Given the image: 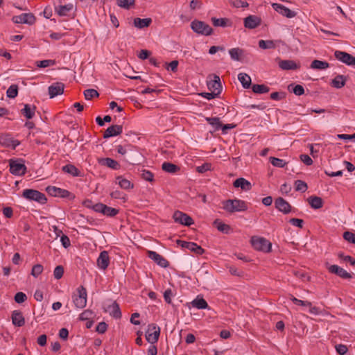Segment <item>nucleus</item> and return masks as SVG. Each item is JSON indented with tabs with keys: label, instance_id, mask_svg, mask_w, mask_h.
Listing matches in <instances>:
<instances>
[{
	"label": "nucleus",
	"instance_id": "nucleus-1",
	"mask_svg": "<svg viewBox=\"0 0 355 355\" xmlns=\"http://www.w3.org/2000/svg\"><path fill=\"white\" fill-rule=\"evenodd\" d=\"M223 209L229 213L244 211L248 209L247 203L239 199H229L223 202Z\"/></svg>",
	"mask_w": 355,
	"mask_h": 355
},
{
	"label": "nucleus",
	"instance_id": "nucleus-2",
	"mask_svg": "<svg viewBox=\"0 0 355 355\" xmlns=\"http://www.w3.org/2000/svg\"><path fill=\"white\" fill-rule=\"evenodd\" d=\"M22 197L28 200H33L44 205L46 202V196L40 191L32 189H26L23 191Z\"/></svg>",
	"mask_w": 355,
	"mask_h": 355
},
{
	"label": "nucleus",
	"instance_id": "nucleus-3",
	"mask_svg": "<svg viewBox=\"0 0 355 355\" xmlns=\"http://www.w3.org/2000/svg\"><path fill=\"white\" fill-rule=\"evenodd\" d=\"M191 28L195 33L202 35L207 36L213 33V29L209 24L196 19L191 23Z\"/></svg>",
	"mask_w": 355,
	"mask_h": 355
},
{
	"label": "nucleus",
	"instance_id": "nucleus-4",
	"mask_svg": "<svg viewBox=\"0 0 355 355\" xmlns=\"http://www.w3.org/2000/svg\"><path fill=\"white\" fill-rule=\"evenodd\" d=\"M251 244L256 250L264 252H269L271 250V243L263 237L252 236L251 238Z\"/></svg>",
	"mask_w": 355,
	"mask_h": 355
},
{
	"label": "nucleus",
	"instance_id": "nucleus-5",
	"mask_svg": "<svg viewBox=\"0 0 355 355\" xmlns=\"http://www.w3.org/2000/svg\"><path fill=\"white\" fill-rule=\"evenodd\" d=\"M9 166L10 172L15 175H23L26 172V166L23 159H10Z\"/></svg>",
	"mask_w": 355,
	"mask_h": 355
},
{
	"label": "nucleus",
	"instance_id": "nucleus-6",
	"mask_svg": "<svg viewBox=\"0 0 355 355\" xmlns=\"http://www.w3.org/2000/svg\"><path fill=\"white\" fill-rule=\"evenodd\" d=\"M78 294H74L73 301L75 306L78 309H83L87 304V291L83 286L77 289Z\"/></svg>",
	"mask_w": 355,
	"mask_h": 355
},
{
	"label": "nucleus",
	"instance_id": "nucleus-7",
	"mask_svg": "<svg viewBox=\"0 0 355 355\" xmlns=\"http://www.w3.org/2000/svg\"><path fill=\"white\" fill-rule=\"evenodd\" d=\"M160 335V328L155 323L148 324L146 332V339L150 344L157 342Z\"/></svg>",
	"mask_w": 355,
	"mask_h": 355
},
{
	"label": "nucleus",
	"instance_id": "nucleus-8",
	"mask_svg": "<svg viewBox=\"0 0 355 355\" xmlns=\"http://www.w3.org/2000/svg\"><path fill=\"white\" fill-rule=\"evenodd\" d=\"M173 218L175 223L190 226L193 224V220L189 215L180 211H175L173 215Z\"/></svg>",
	"mask_w": 355,
	"mask_h": 355
},
{
	"label": "nucleus",
	"instance_id": "nucleus-9",
	"mask_svg": "<svg viewBox=\"0 0 355 355\" xmlns=\"http://www.w3.org/2000/svg\"><path fill=\"white\" fill-rule=\"evenodd\" d=\"M107 302L110 304H105L103 309L105 312H108L110 315L115 318H120L121 317V312L119 305L116 302H112L109 300Z\"/></svg>",
	"mask_w": 355,
	"mask_h": 355
},
{
	"label": "nucleus",
	"instance_id": "nucleus-10",
	"mask_svg": "<svg viewBox=\"0 0 355 355\" xmlns=\"http://www.w3.org/2000/svg\"><path fill=\"white\" fill-rule=\"evenodd\" d=\"M177 243L183 248H187L191 252H193L198 255H201L205 252V250L193 242H187L184 241L178 240Z\"/></svg>",
	"mask_w": 355,
	"mask_h": 355
},
{
	"label": "nucleus",
	"instance_id": "nucleus-11",
	"mask_svg": "<svg viewBox=\"0 0 355 355\" xmlns=\"http://www.w3.org/2000/svg\"><path fill=\"white\" fill-rule=\"evenodd\" d=\"M334 56L336 57V59L347 65H355V57H354L353 55L347 52L336 51L334 52Z\"/></svg>",
	"mask_w": 355,
	"mask_h": 355
},
{
	"label": "nucleus",
	"instance_id": "nucleus-12",
	"mask_svg": "<svg viewBox=\"0 0 355 355\" xmlns=\"http://www.w3.org/2000/svg\"><path fill=\"white\" fill-rule=\"evenodd\" d=\"M12 21L15 24H33L35 21V17L32 13H23L19 15L14 16Z\"/></svg>",
	"mask_w": 355,
	"mask_h": 355
},
{
	"label": "nucleus",
	"instance_id": "nucleus-13",
	"mask_svg": "<svg viewBox=\"0 0 355 355\" xmlns=\"http://www.w3.org/2000/svg\"><path fill=\"white\" fill-rule=\"evenodd\" d=\"M46 190L49 195L54 197L68 198L71 195L69 191L53 186L47 187Z\"/></svg>",
	"mask_w": 355,
	"mask_h": 355
},
{
	"label": "nucleus",
	"instance_id": "nucleus-14",
	"mask_svg": "<svg viewBox=\"0 0 355 355\" xmlns=\"http://www.w3.org/2000/svg\"><path fill=\"white\" fill-rule=\"evenodd\" d=\"M272 7L273 9L279 12V14L282 15L283 16H285L288 18H293L295 17L296 12L290 10L289 8H286L284 5L273 3H272Z\"/></svg>",
	"mask_w": 355,
	"mask_h": 355
},
{
	"label": "nucleus",
	"instance_id": "nucleus-15",
	"mask_svg": "<svg viewBox=\"0 0 355 355\" xmlns=\"http://www.w3.org/2000/svg\"><path fill=\"white\" fill-rule=\"evenodd\" d=\"M275 205L276 209L284 214L291 211V205L282 197H279L275 200Z\"/></svg>",
	"mask_w": 355,
	"mask_h": 355
},
{
	"label": "nucleus",
	"instance_id": "nucleus-16",
	"mask_svg": "<svg viewBox=\"0 0 355 355\" xmlns=\"http://www.w3.org/2000/svg\"><path fill=\"white\" fill-rule=\"evenodd\" d=\"M327 269L331 273L336 274L343 279H351L352 275L337 265H330Z\"/></svg>",
	"mask_w": 355,
	"mask_h": 355
},
{
	"label": "nucleus",
	"instance_id": "nucleus-17",
	"mask_svg": "<svg viewBox=\"0 0 355 355\" xmlns=\"http://www.w3.org/2000/svg\"><path fill=\"white\" fill-rule=\"evenodd\" d=\"M148 256L150 259L153 260L157 265L163 268H166L169 266L168 261L162 255L154 251H148Z\"/></svg>",
	"mask_w": 355,
	"mask_h": 355
},
{
	"label": "nucleus",
	"instance_id": "nucleus-18",
	"mask_svg": "<svg viewBox=\"0 0 355 355\" xmlns=\"http://www.w3.org/2000/svg\"><path fill=\"white\" fill-rule=\"evenodd\" d=\"M213 79H211L207 83V86L209 90L214 93H217V95L220 93L221 91V83L220 77L216 74H213Z\"/></svg>",
	"mask_w": 355,
	"mask_h": 355
},
{
	"label": "nucleus",
	"instance_id": "nucleus-19",
	"mask_svg": "<svg viewBox=\"0 0 355 355\" xmlns=\"http://www.w3.org/2000/svg\"><path fill=\"white\" fill-rule=\"evenodd\" d=\"M261 23V18L256 15H249L244 19V26L249 29L257 28Z\"/></svg>",
	"mask_w": 355,
	"mask_h": 355
},
{
	"label": "nucleus",
	"instance_id": "nucleus-20",
	"mask_svg": "<svg viewBox=\"0 0 355 355\" xmlns=\"http://www.w3.org/2000/svg\"><path fill=\"white\" fill-rule=\"evenodd\" d=\"M64 85L62 83L57 82L49 87V94L51 98L60 95L63 93Z\"/></svg>",
	"mask_w": 355,
	"mask_h": 355
},
{
	"label": "nucleus",
	"instance_id": "nucleus-21",
	"mask_svg": "<svg viewBox=\"0 0 355 355\" xmlns=\"http://www.w3.org/2000/svg\"><path fill=\"white\" fill-rule=\"evenodd\" d=\"M278 64L282 70H296L300 67L299 64L292 60H280Z\"/></svg>",
	"mask_w": 355,
	"mask_h": 355
},
{
	"label": "nucleus",
	"instance_id": "nucleus-22",
	"mask_svg": "<svg viewBox=\"0 0 355 355\" xmlns=\"http://www.w3.org/2000/svg\"><path fill=\"white\" fill-rule=\"evenodd\" d=\"M110 263V257L107 251H103L100 253L97 259V266L99 268L105 270Z\"/></svg>",
	"mask_w": 355,
	"mask_h": 355
},
{
	"label": "nucleus",
	"instance_id": "nucleus-23",
	"mask_svg": "<svg viewBox=\"0 0 355 355\" xmlns=\"http://www.w3.org/2000/svg\"><path fill=\"white\" fill-rule=\"evenodd\" d=\"M12 322L16 327H22L25 324V319L22 313L19 310H15L12 313Z\"/></svg>",
	"mask_w": 355,
	"mask_h": 355
},
{
	"label": "nucleus",
	"instance_id": "nucleus-24",
	"mask_svg": "<svg viewBox=\"0 0 355 355\" xmlns=\"http://www.w3.org/2000/svg\"><path fill=\"white\" fill-rule=\"evenodd\" d=\"M122 132V126L119 125H113L109 127L104 132L103 137L109 138L116 136Z\"/></svg>",
	"mask_w": 355,
	"mask_h": 355
},
{
	"label": "nucleus",
	"instance_id": "nucleus-25",
	"mask_svg": "<svg viewBox=\"0 0 355 355\" xmlns=\"http://www.w3.org/2000/svg\"><path fill=\"white\" fill-rule=\"evenodd\" d=\"M235 187H240L244 191H249L252 189L251 183L243 178L236 179L233 184Z\"/></svg>",
	"mask_w": 355,
	"mask_h": 355
},
{
	"label": "nucleus",
	"instance_id": "nucleus-26",
	"mask_svg": "<svg viewBox=\"0 0 355 355\" xmlns=\"http://www.w3.org/2000/svg\"><path fill=\"white\" fill-rule=\"evenodd\" d=\"M347 81L346 76L343 75H337L332 80H331V86L333 87L340 89L345 86Z\"/></svg>",
	"mask_w": 355,
	"mask_h": 355
},
{
	"label": "nucleus",
	"instance_id": "nucleus-27",
	"mask_svg": "<svg viewBox=\"0 0 355 355\" xmlns=\"http://www.w3.org/2000/svg\"><path fill=\"white\" fill-rule=\"evenodd\" d=\"M211 21L214 26L227 27L231 26L232 22L227 18L211 17Z\"/></svg>",
	"mask_w": 355,
	"mask_h": 355
},
{
	"label": "nucleus",
	"instance_id": "nucleus-28",
	"mask_svg": "<svg viewBox=\"0 0 355 355\" xmlns=\"http://www.w3.org/2000/svg\"><path fill=\"white\" fill-rule=\"evenodd\" d=\"M152 23L150 18L141 19L139 17L134 19V26L138 28H144L148 27Z\"/></svg>",
	"mask_w": 355,
	"mask_h": 355
},
{
	"label": "nucleus",
	"instance_id": "nucleus-29",
	"mask_svg": "<svg viewBox=\"0 0 355 355\" xmlns=\"http://www.w3.org/2000/svg\"><path fill=\"white\" fill-rule=\"evenodd\" d=\"M244 51L239 47L232 48L229 50V54L233 60L240 61L243 57Z\"/></svg>",
	"mask_w": 355,
	"mask_h": 355
},
{
	"label": "nucleus",
	"instance_id": "nucleus-30",
	"mask_svg": "<svg viewBox=\"0 0 355 355\" xmlns=\"http://www.w3.org/2000/svg\"><path fill=\"white\" fill-rule=\"evenodd\" d=\"M238 79L245 89L250 88L251 85V78L247 73H240L238 75Z\"/></svg>",
	"mask_w": 355,
	"mask_h": 355
},
{
	"label": "nucleus",
	"instance_id": "nucleus-31",
	"mask_svg": "<svg viewBox=\"0 0 355 355\" xmlns=\"http://www.w3.org/2000/svg\"><path fill=\"white\" fill-rule=\"evenodd\" d=\"M308 202L311 207L313 209H320L323 205V202L321 198L318 196H310L308 198Z\"/></svg>",
	"mask_w": 355,
	"mask_h": 355
},
{
	"label": "nucleus",
	"instance_id": "nucleus-32",
	"mask_svg": "<svg viewBox=\"0 0 355 355\" xmlns=\"http://www.w3.org/2000/svg\"><path fill=\"white\" fill-rule=\"evenodd\" d=\"M162 168L164 171L172 174L175 173L180 171L179 166L170 162H164L162 165Z\"/></svg>",
	"mask_w": 355,
	"mask_h": 355
},
{
	"label": "nucleus",
	"instance_id": "nucleus-33",
	"mask_svg": "<svg viewBox=\"0 0 355 355\" xmlns=\"http://www.w3.org/2000/svg\"><path fill=\"white\" fill-rule=\"evenodd\" d=\"M99 163L113 169H117L119 167V164L116 161L109 157L101 159Z\"/></svg>",
	"mask_w": 355,
	"mask_h": 355
},
{
	"label": "nucleus",
	"instance_id": "nucleus-34",
	"mask_svg": "<svg viewBox=\"0 0 355 355\" xmlns=\"http://www.w3.org/2000/svg\"><path fill=\"white\" fill-rule=\"evenodd\" d=\"M73 4L69 3L64 6H59L55 8V11L60 16H66L73 9Z\"/></svg>",
	"mask_w": 355,
	"mask_h": 355
},
{
	"label": "nucleus",
	"instance_id": "nucleus-35",
	"mask_svg": "<svg viewBox=\"0 0 355 355\" xmlns=\"http://www.w3.org/2000/svg\"><path fill=\"white\" fill-rule=\"evenodd\" d=\"M259 47L262 49H275L277 45L273 40H261L259 41Z\"/></svg>",
	"mask_w": 355,
	"mask_h": 355
},
{
	"label": "nucleus",
	"instance_id": "nucleus-36",
	"mask_svg": "<svg viewBox=\"0 0 355 355\" xmlns=\"http://www.w3.org/2000/svg\"><path fill=\"white\" fill-rule=\"evenodd\" d=\"M64 173L72 175L74 177L80 176V171L73 164H67L62 167Z\"/></svg>",
	"mask_w": 355,
	"mask_h": 355
},
{
	"label": "nucleus",
	"instance_id": "nucleus-37",
	"mask_svg": "<svg viewBox=\"0 0 355 355\" xmlns=\"http://www.w3.org/2000/svg\"><path fill=\"white\" fill-rule=\"evenodd\" d=\"M329 67V64L326 61L314 60L311 64V68L314 69H325Z\"/></svg>",
	"mask_w": 355,
	"mask_h": 355
},
{
	"label": "nucleus",
	"instance_id": "nucleus-38",
	"mask_svg": "<svg viewBox=\"0 0 355 355\" xmlns=\"http://www.w3.org/2000/svg\"><path fill=\"white\" fill-rule=\"evenodd\" d=\"M193 306L198 309H204L208 307V304L203 298H196L191 302Z\"/></svg>",
	"mask_w": 355,
	"mask_h": 355
},
{
	"label": "nucleus",
	"instance_id": "nucleus-39",
	"mask_svg": "<svg viewBox=\"0 0 355 355\" xmlns=\"http://www.w3.org/2000/svg\"><path fill=\"white\" fill-rule=\"evenodd\" d=\"M116 181L120 187L123 189H129L133 187V184L128 180L123 178L121 176L117 177Z\"/></svg>",
	"mask_w": 355,
	"mask_h": 355
},
{
	"label": "nucleus",
	"instance_id": "nucleus-40",
	"mask_svg": "<svg viewBox=\"0 0 355 355\" xmlns=\"http://www.w3.org/2000/svg\"><path fill=\"white\" fill-rule=\"evenodd\" d=\"M214 224L216 225L217 230L221 232L228 234L230 230V226L229 225L223 223L218 219L214 220Z\"/></svg>",
	"mask_w": 355,
	"mask_h": 355
},
{
	"label": "nucleus",
	"instance_id": "nucleus-41",
	"mask_svg": "<svg viewBox=\"0 0 355 355\" xmlns=\"http://www.w3.org/2000/svg\"><path fill=\"white\" fill-rule=\"evenodd\" d=\"M252 89L256 94H266L270 90V88L265 85L254 84L252 86Z\"/></svg>",
	"mask_w": 355,
	"mask_h": 355
},
{
	"label": "nucleus",
	"instance_id": "nucleus-42",
	"mask_svg": "<svg viewBox=\"0 0 355 355\" xmlns=\"http://www.w3.org/2000/svg\"><path fill=\"white\" fill-rule=\"evenodd\" d=\"M294 185H295V191H301V192L304 193L308 189L307 184L302 180H297L295 181Z\"/></svg>",
	"mask_w": 355,
	"mask_h": 355
},
{
	"label": "nucleus",
	"instance_id": "nucleus-43",
	"mask_svg": "<svg viewBox=\"0 0 355 355\" xmlns=\"http://www.w3.org/2000/svg\"><path fill=\"white\" fill-rule=\"evenodd\" d=\"M119 213V210L112 208L110 207H108L105 205V209H103V214L107 216L113 217L115 216Z\"/></svg>",
	"mask_w": 355,
	"mask_h": 355
},
{
	"label": "nucleus",
	"instance_id": "nucleus-44",
	"mask_svg": "<svg viewBox=\"0 0 355 355\" xmlns=\"http://www.w3.org/2000/svg\"><path fill=\"white\" fill-rule=\"evenodd\" d=\"M0 143L7 146H12V148H15L19 144V142L17 140L6 138H1Z\"/></svg>",
	"mask_w": 355,
	"mask_h": 355
},
{
	"label": "nucleus",
	"instance_id": "nucleus-45",
	"mask_svg": "<svg viewBox=\"0 0 355 355\" xmlns=\"http://www.w3.org/2000/svg\"><path fill=\"white\" fill-rule=\"evenodd\" d=\"M135 0H117V5L123 8L129 9L130 6H133Z\"/></svg>",
	"mask_w": 355,
	"mask_h": 355
},
{
	"label": "nucleus",
	"instance_id": "nucleus-46",
	"mask_svg": "<svg viewBox=\"0 0 355 355\" xmlns=\"http://www.w3.org/2000/svg\"><path fill=\"white\" fill-rule=\"evenodd\" d=\"M7 96L10 98H13L17 96L18 94V87L17 85H10L7 92Z\"/></svg>",
	"mask_w": 355,
	"mask_h": 355
},
{
	"label": "nucleus",
	"instance_id": "nucleus-47",
	"mask_svg": "<svg viewBox=\"0 0 355 355\" xmlns=\"http://www.w3.org/2000/svg\"><path fill=\"white\" fill-rule=\"evenodd\" d=\"M98 92L94 89H88L84 92V96L87 100H90L94 97H98Z\"/></svg>",
	"mask_w": 355,
	"mask_h": 355
},
{
	"label": "nucleus",
	"instance_id": "nucleus-48",
	"mask_svg": "<svg viewBox=\"0 0 355 355\" xmlns=\"http://www.w3.org/2000/svg\"><path fill=\"white\" fill-rule=\"evenodd\" d=\"M270 160L271 164L274 166L283 168L286 164V162L284 160L279 159V158L271 157H270Z\"/></svg>",
	"mask_w": 355,
	"mask_h": 355
},
{
	"label": "nucleus",
	"instance_id": "nucleus-49",
	"mask_svg": "<svg viewBox=\"0 0 355 355\" xmlns=\"http://www.w3.org/2000/svg\"><path fill=\"white\" fill-rule=\"evenodd\" d=\"M207 121L211 124L213 127H214L215 130H219L222 127V123H220L218 118H207Z\"/></svg>",
	"mask_w": 355,
	"mask_h": 355
},
{
	"label": "nucleus",
	"instance_id": "nucleus-50",
	"mask_svg": "<svg viewBox=\"0 0 355 355\" xmlns=\"http://www.w3.org/2000/svg\"><path fill=\"white\" fill-rule=\"evenodd\" d=\"M210 105L212 109L217 110L218 111H224L225 110H229V106L220 101H217V103L214 102V105L211 104Z\"/></svg>",
	"mask_w": 355,
	"mask_h": 355
},
{
	"label": "nucleus",
	"instance_id": "nucleus-51",
	"mask_svg": "<svg viewBox=\"0 0 355 355\" xmlns=\"http://www.w3.org/2000/svg\"><path fill=\"white\" fill-rule=\"evenodd\" d=\"M141 177L148 182H153L154 180V175L153 173L148 170H142L141 172Z\"/></svg>",
	"mask_w": 355,
	"mask_h": 355
},
{
	"label": "nucleus",
	"instance_id": "nucleus-52",
	"mask_svg": "<svg viewBox=\"0 0 355 355\" xmlns=\"http://www.w3.org/2000/svg\"><path fill=\"white\" fill-rule=\"evenodd\" d=\"M43 271V266L41 264H36L33 266L32 270H31V275L34 277H37Z\"/></svg>",
	"mask_w": 355,
	"mask_h": 355
},
{
	"label": "nucleus",
	"instance_id": "nucleus-53",
	"mask_svg": "<svg viewBox=\"0 0 355 355\" xmlns=\"http://www.w3.org/2000/svg\"><path fill=\"white\" fill-rule=\"evenodd\" d=\"M64 274V268L62 266H58L55 268L53 271L54 278L60 279L62 277Z\"/></svg>",
	"mask_w": 355,
	"mask_h": 355
},
{
	"label": "nucleus",
	"instance_id": "nucleus-54",
	"mask_svg": "<svg viewBox=\"0 0 355 355\" xmlns=\"http://www.w3.org/2000/svg\"><path fill=\"white\" fill-rule=\"evenodd\" d=\"M343 238L349 243L355 244V234L349 231L345 232L343 234Z\"/></svg>",
	"mask_w": 355,
	"mask_h": 355
},
{
	"label": "nucleus",
	"instance_id": "nucleus-55",
	"mask_svg": "<svg viewBox=\"0 0 355 355\" xmlns=\"http://www.w3.org/2000/svg\"><path fill=\"white\" fill-rule=\"evenodd\" d=\"M291 300L294 304H295L297 305L304 306H311L310 302L299 300L293 295H291Z\"/></svg>",
	"mask_w": 355,
	"mask_h": 355
},
{
	"label": "nucleus",
	"instance_id": "nucleus-56",
	"mask_svg": "<svg viewBox=\"0 0 355 355\" xmlns=\"http://www.w3.org/2000/svg\"><path fill=\"white\" fill-rule=\"evenodd\" d=\"M133 148H134L130 145H128L127 146L119 145L116 146L117 152L122 155H124L128 150H132Z\"/></svg>",
	"mask_w": 355,
	"mask_h": 355
},
{
	"label": "nucleus",
	"instance_id": "nucleus-57",
	"mask_svg": "<svg viewBox=\"0 0 355 355\" xmlns=\"http://www.w3.org/2000/svg\"><path fill=\"white\" fill-rule=\"evenodd\" d=\"M36 64L37 67L40 68H45L50 65H53L54 64V61L52 60H44L41 61H37Z\"/></svg>",
	"mask_w": 355,
	"mask_h": 355
},
{
	"label": "nucleus",
	"instance_id": "nucleus-58",
	"mask_svg": "<svg viewBox=\"0 0 355 355\" xmlns=\"http://www.w3.org/2000/svg\"><path fill=\"white\" fill-rule=\"evenodd\" d=\"M27 299V297L25 293L22 292H18L15 295V300L17 303H23L25 302Z\"/></svg>",
	"mask_w": 355,
	"mask_h": 355
},
{
	"label": "nucleus",
	"instance_id": "nucleus-59",
	"mask_svg": "<svg viewBox=\"0 0 355 355\" xmlns=\"http://www.w3.org/2000/svg\"><path fill=\"white\" fill-rule=\"evenodd\" d=\"M211 164L209 163H205L203 164H202L201 166H199L196 168V171L198 172V173H203L206 171H208L211 169Z\"/></svg>",
	"mask_w": 355,
	"mask_h": 355
},
{
	"label": "nucleus",
	"instance_id": "nucleus-60",
	"mask_svg": "<svg viewBox=\"0 0 355 355\" xmlns=\"http://www.w3.org/2000/svg\"><path fill=\"white\" fill-rule=\"evenodd\" d=\"M289 223L294 225V226H296V227H298L300 228H302L303 227V225H304V220L302 219H299V218H291L289 220Z\"/></svg>",
	"mask_w": 355,
	"mask_h": 355
},
{
	"label": "nucleus",
	"instance_id": "nucleus-61",
	"mask_svg": "<svg viewBox=\"0 0 355 355\" xmlns=\"http://www.w3.org/2000/svg\"><path fill=\"white\" fill-rule=\"evenodd\" d=\"M336 350L339 354L344 355L347 353L348 349L346 345H343V344H339V345H336Z\"/></svg>",
	"mask_w": 355,
	"mask_h": 355
},
{
	"label": "nucleus",
	"instance_id": "nucleus-62",
	"mask_svg": "<svg viewBox=\"0 0 355 355\" xmlns=\"http://www.w3.org/2000/svg\"><path fill=\"white\" fill-rule=\"evenodd\" d=\"M107 329V324L104 322H101L98 323V324L96 327V330L99 334H104L106 331Z\"/></svg>",
	"mask_w": 355,
	"mask_h": 355
},
{
	"label": "nucleus",
	"instance_id": "nucleus-63",
	"mask_svg": "<svg viewBox=\"0 0 355 355\" xmlns=\"http://www.w3.org/2000/svg\"><path fill=\"white\" fill-rule=\"evenodd\" d=\"M301 161L307 166H310L313 164L312 159L308 155H301Z\"/></svg>",
	"mask_w": 355,
	"mask_h": 355
},
{
	"label": "nucleus",
	"instance_id": "nucleus-64",
	"mask_svg": "<svg viewBox=\"0 0 355 355\" xmlns=\"http://www.w3.org/2000/svg\"><path fill=\"white\" fill-rule=\"evenodd\" d=\"M293 92L295 95L300 96L304 93V89L302 85H297L293 87Z\"/></svg>",
	"mask_w": 355,
	"mask_h": 355
}]
</instances>
